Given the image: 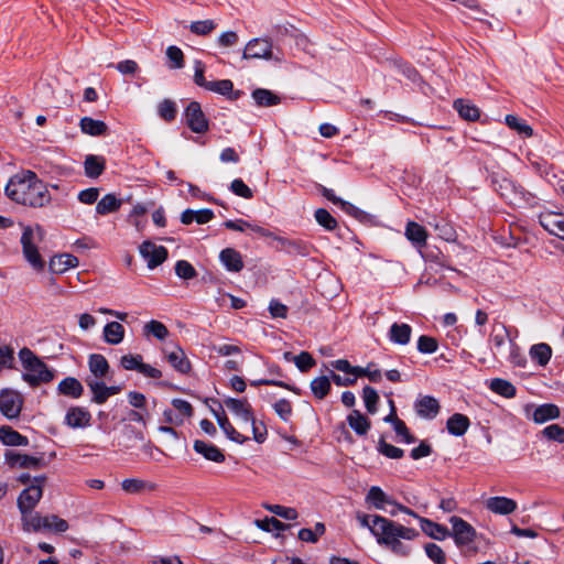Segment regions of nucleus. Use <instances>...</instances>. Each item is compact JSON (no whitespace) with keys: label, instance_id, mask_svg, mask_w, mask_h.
<instances>
[{"label":"nucleus","instance_id":"79ce46f5","mask_svg":"<svg viewBox=\"0 0 564 564\" xmlns=\"http://www.w3.org/2000/svg\"><path fill=\"white\" fill-rule=\"evenodd\" d=\"M124 328L118 322H109L104 327V339L110 345H118L123 340Z\"/></svg>","mask_w":564,"mask_h":564},{"label":"nucleus","instance_id":"0eeeda50","mask_svg":"<svg viewBox=\"0 0 564 564\" xmlns=\"http://www.w3.org/2000/svg\"><path fill=\"white\" fill-rule=\"evenodd\" d=\"M139 252L141 257L147 260V264L150 270L162 264L167 258V249L165 247L156 246L149 240L143 241L140 245Z\"/></svg>","mask_w":564,"mask_h":564},{"label":"nucleus","instance_id":"b1692460","mask_svg":"<svg viewBox=\"0 0 564 564\" xmlns=\"http://www.w3.org/2000/svg\"><path fill=\"white\" fill-rule=\"evenodd\" d=\"M486 507L496 514L507 516L517 509V502L511 498L495 496L487 500Z\"/></svg>","mask_w":564,"mask_h":564},{"label":"nucleus","instance_id":"c756f323","mask_svg":"<svg viewBox=\"0 0 564 564\" xmlns=\"http://www.w3.org/2000/svg\"><path fill=\"white\" fill-rule=\"evenodd\" d=\"M6 462L11 468L30 469L35 468V457L21 454L15 451H7L4 454Z\"/></svg>","mask_w":564,"mask_h":564},{"label":"nucleus","instance_id":"09e8293b","mask_svg":"<svg viewBox=\"0 0 564 564\" xmlns=\"http://www.w3.org/2000/svg\"><path fill=\"white\" fill-rule=\"evenodd\" d=\"M143 332L145 336H153L158 340H164L169 336V329L167 327L155 319H151L149 323H147L143 327Z\"/></svg>","mask_w":564,"mask_h":564},{"label":"nucleus","instance_id":"72a5a7b5","mask_svg":"<svg viewBox=\"0 0 564 564\" xmlns=\"http://www.w3.org/2000/svg\"><path fill=\"white\" fill-rule=\"evenodd\" d=\"M422 531L432 539L444 540L451 535L448 529L426 518H419Z\"/></svg>","mask_w":564,"mask_h":564},{"label":"nucleus","instance_id":"f03ea898","mask_svg":"<svg viewBox=\"0 0 564 564\" xmlns=\"http://www.w3.org/2000/svg\"><path fill=\"white\" fill-rule=\"evenodd\" d=\"M6 195L13 202L33 206L35 203V175L32 171H22L13 175L7 186Z\"/></svg>","mask_w":564,"mask_h":564},{"label":"nucleus","instance_id":"412c9836","mask_svg":"<svg viewBox=\"0 0 564 564\" xmlns=\"http://www.w3.org/2000/svg\"><path fill=\"white\" fill-rule=\"evenodd\" d=\"M78 265V259L69 253L53 256L48 263V271L53 274H63L69 269Z\"/></svg>","mask_w":564,"mask_h":564},{"label":"nucleus","instance_id":"774afa93","mask_svg":"<svg viewBox=\"0 0 564 564\" xmlns=\"http://www.w3.org/2000/svg\"><path fill=\"white\" fill-rule=\"evenodd\" d=\"M542 434L549 441H554L560 444L564 443V427L558 424H551L543 429Z\"/></svg>","mask_w":564,"mask_h":564},{"label":"nucleus","instance_id":"6e6552de","mask_svg":"<svg viewBox=\"0 0 564 564\" xmlns=\"http://www.w3.org/2000/svg\"><path fill=\"white\" fill-rule=\"evenodd\" d=\"M22 409V397L9 389H3L0 392V412L8 419H15L19 416Z\"/></svg>","mask_w":564,"mask_h":564},{"label":"nucleus","instance_id":"4be33fe9","mask_svg":"<svg viewBox=\"0 0 564 564\" xmlns=\"http://www.w3.org/2000/svg\"><path fill=\"white\" fill-rule=\"evenodd\" d=\"M366 503L372 508L386 511V506H394L395 501L388 496L379 486H371L366 495Z\"/></svg>","mask_w":564,"mask_h":564},{"label":"nucleus","instance_id":"393cba45","mask_svg":"<svg viewBox=\"0 0 564 564\" xmlns=\"http://www.w3.org/2000/svg\"><path fill=\"white\" fill-rule=\"evenodd\" d=\"M470 426V420L462 413H454L446 421L447 432L456 437L463 436Z\"/></svg>","mask_w":564,"mask_h":564},{"label":"nucleus","instance_id":"0e129e2a","mask_svg":"<svg viewBox=\"0 0 564 564\" xmlns=\"http://www.w3.org/2000/svg\"><path fill=\"white\" fill-rule=\"evenodd\" d=\"M426 556L435 564H445L446 557L444 551L436 543H426L424 546Z\"/></svg>","mask_w":564,"mask_h":564},{"label":"nucleus","instance_id":"2eb2a0df","mask_svg":"<svg viewBox=\"0 0 564 564\" xmlns=\"http://www.w3.org/2000/svg\"><path fill=\"white\" fill-rule=\"evenodd\" d=\"M224 404L237 417L249 423L253 421V411L247 399L226 398Z\"/></svg>","mask_w":564,"mask_h":564},{"label":"nucleus","instance_id":"c85d7f7f","mask_svg":"<svg viewBox=\"0 0 564 564\" xmlns=\"http://www.w3.org/2000/svg\"><path fill=\"white\" fill-rule=\"evenodd\" d=\"M349 427L359 436H364L371 427L370 420L359 410H352L347 416Z\"/></svg>","mask_w":564,"mask_h":564},{"label":"nucleus","instance_id":"49530a36","mask_svg":"<svg viewBox=\"0 0 564 564\" xmlns=\"http://www.w3.org/2000/svg\"><path fill=\"white\" fill-rule=\"evenodd\" d=\"M330 376H321L311 381V391L318 400H323L330 391Z\"/></svg>","mask_w":564,"mask_h":564},{"label":"nucleus","instance_id":"a18cd8bd","mask_svg":"<svg viewBox=\"0 0 564 564\" xmlns=\"http://www.w3.org/2000/svg\"><path fill=\"white\" fill-rule=\"evenodd\" d=\"M86 383L93 393L91 402L97 404H104L108 400L107 386L104 381L87 378Z\"/></svg>","mask_w":564,"mask_h":564},{"label":"nucleus","instance_id":"9b49d317","mask_svg":"<svg viewBox=\"0 0 564 564\" xmlns=\"http://www.w3.org/2000/svg\"><path fill=\"white\" fill-rule=\"evenodd\" d=\"M91 414L83 406H70L65 414L64 424L70 429H85L90 425Z\"/></svg>","mask_w":564,"mask_h":564},{"label":"nucleus","instance_id":"37998d69","mask_svg":"<svg viewBox=\"0 0 564 564\" xmlns=\"http://www.w3.org/2000/svg\"><path fill=\"white\" fill-rule=\"evenodd\" d=\"M254 102L259 107H271L280 104V97L265 88H257L251 94Z\"/></svg>","mask_w":564,"mask_h":564},{"label":"nucleus","instance_id":"a19ab883","mask_svg":"<svg viewBox=\"0 0 564 564\" xmlns=\"http://www.w3.org/2000/svg\"><path fill=\"white\" fill-rule=\"evenodd\" d=\"M488 387L492 392L503 398L511 399L517 394V388L510 381L502 378L491 379Z\"/></svg>","mask_w":564,"mask_h":564},{"label":"nucleus","instance_id":"5fc2aeb1","mask_svg":"<svg viewBox=\"0 0 564 564\" xmlns=\"http://www.w3.org/2000/svg\"><path fill=\"white\" fill-rule=\"evenodd\" d=\"M166 57L169 59L170 68L180 69L184 67V54L180 47L170 45L166 48Z\"/></svg>","mask_w":564,"mask_h":564},{"label":"nucleus","instance_id":"6ab92c4d","mask_svg":"<svg viewBox=\"0 0 564 564\" xmlns=\"http://www.w3.org/2000/svg\"><path fill=\"white\" fill-rule=\"evenodd\" d=\"M404 235L412 246L420 252L426 246L427 231L419 223L412 220L408 221Z\"/></svg>","mask_w":564,"mask_h":564},{"label":"nucleus","instance_id":"c03bdc74","mask_svg":"<svg viewBox=\"0 0 564 564\" xmlns=\"http://www.w3.org/2000/svg\"><path fill=\"white\" fill-rule=\"evenodd\" d=\"M0 441L8 446H25L28 438L10 426L0 427Z\"/></svg>","mask_w":564,"mask_h":564},{"label":"nucleus","instance_id":"bf43d9fd","mask_svg":"<svg viewBox=\"0 0 564 564\" xmlns=\"http://www.w3.org/2000/svg\"><path fill=\"white\" fill-rule=\"evenodd\" d=\"M174 269L180 279L192 280L197 276L196 269L186 260H178Z\"/></svg>","mask_w":564,"mask_h":564},{"label":"nucleus","instance_id":"864d4df0","mask_svg":"<svg viewBox=\"0 0 564 564\" xmlns=\"http://www.w3.org/2000/svg\"><path fill=\"white\" fill-rule=\"evenodd\" d=\"M377 449L381 455L392 459H400L404 456L402 448L387 443L383 437H380Z\"/></svg>","mask_w":564,"mask_h":564},{"label":"nucleus","instance_id":"69168bd1","mask_svg":"<svg viewBox=\"0 0 564 564\" xmlns=\"http://www.w3.org/2000/svg\"><path fill=\"white\" fill-rule=\"evenodd\" d=\"M293 361L301 372L308 371L316 364L313 356L307 351H301L297 356L293 358Z\"/></svg>","mask_w":564,"mask_h":564},{"label":"nucleus","instance_id":"4d7b16f0","mask_svg":"<svg viewBox=\"0 0 564 564\" xmlns=\"http://www.w3.org/2000/svg\"><path fill=\"white\" fill-rule=\"evenodd\" d=\"M416 348L421 354L431 355L438 349V341L432 336L421 335L417 339Z\"/></svg>","mask_w":564,"mask_h":564},{"label":"nucleus","instance_id":"aec40b11","mask_svg":"<svg viewBox=\"0 0 564 564\" xmlns=\"http://www.w3.org/2000/svg\"><path fill=\"white\" fill-rule=\"evenodd\" d=\"M193 448L206 460H210L214 463H224L226 459V456L223 453V451L213 443L196 440L193 444Z\"/></svg>","mask_w":564,"mask_h":564},{"label":"nucleus","instance_id":"dca6fc26","mask_svg":"<svg viewBox=\"0 0 564 564\" xmlns=\"http://www.w3.org/2000/svg\"><path fill=\"white\" fill-rule=\"evenodd\" d=\"M416 414L425 420H433L440 412L441 405L432 395H423L416 399L414 403Z\"/></svg>","mask_w":564,"mask_h":564},{"label":"nucleus","instance_id":"338daca9","mask_svg":"<svg viewBox=\"0 0 564 564\" xmlns=\"http://www.w3.org/2000/svg\"><path fill=\"white\" fill-rule=\"evenodd\" d=\"M142 364H143V358L141 355L129 354V355L122 356L120 359V366L124 370H135L139 372Z\"/></svg>","mask_w":564,"mask_h":564},{"label":"nucleus","instance_id":"7ed1b4c3","mask_svg":"<svg viewBox=\"0 0 564 564\" xmlns=\"http://www.w3.org/2000/svg\"><path fill=\"white\" fill-rule=\"evenodd\" d=\"M492 184H497L496 191L500 192L501 196H507L506 192H510L513 195L514 204L519 206L535 207L539 205V198L535 194L525 189L521 184L514 181L502 177L497 181L495 177L491 178Z\"/></svg>","mask_w":564,"mask_h":564},{"label":"nucleus","instance_id":"e2e57ef3","mask_svg":"<svg viewBox=\"0 0 564 564\" xmlns=\"http://www.w3.org/2000/svg\"><path fill=\"white\" fill-rule=\"evenodd\" d=\"M229 189L237 196L250 199L253 197L252 189L241 180L235 178L229 186Z\"/></svg>","mask_w":564,"mask_h":564},{"label":"nucleus","instance_id":"e433bc0d","mask_svg":"<svg viewBox=\"0 0 564 564\" xmlns=\"http://www.w3.org/2000/svg\"><path fill=\"white\" fill-rule=\"evenodd\" d=\"M529 355L532 361L545 367L552 357V348L545 343L534 344L530 347Z\"/></svg>","mask_w":564,"mask_h":564},{"label":"nucleus","instance_id":"680f3d73","mask_svg":"<svg viewBox=\"0 0 564 564\" xmlns=\"http://www.w3.org/2000/svg\"><path fill=\"white\" fill-rule=\"evenodd\" d=\"M273 410L276 413V415L283 421L289 422L292 416V404L288 399H279L276 402L273 403Z\"/></svg>","mask_w":564,"mask_h":564},{"label":"nucleus","instance_id":"ddd939ff","mask_svg":"<svg viewBox=\"0 0 564 564\" xmlns=\"http://www.w3.org/2000/svg\"><path fill=\"white\" fill-rule=\"evenodd\" d=\"M218 258L221 265L230 273H239L245 267L242 254L235 248L223 249Z\"/></svg>","mask_w":564,"mask_h":564},{"label":"nucleus","instance_id":"423d86ee","mask_svg":"<svg viewBox=\"0 0 564 564\" xmlns=\"http://www.w3.org/2000/svg\"><path fill=\"white\" fill-rule=\"evenodd\" d=\"M449 523L452 524L451 535L454 538L457 546L467 545L474 542L476 538V530L471 524L457 516H452L449 518Z\"/></svg>","mask_w":564,"mask_h":564},{"label":"nucleus","instance_id":"2f4dec72","mask_svg":"<svg viewBox=\"0 0 564 564\" xmlns=\"http://www.w3.org/2000/svg\"><path fill=\"white\" fill-rule=\"evenodd\" d=\"M84 169L87 177L97 178L106 169V160L100 155L88 154L84 161Z\"/></svg>","mask_w":564,"mask_h":564},{"label":"nucleus","instance_id":"f3484780","mask_svg":"<svg viewBox=\"0 0 564 564\" xmlns=\"http://www.w3.org/2000/svg\"><path fill=\"white\" fill-rule=\"evenodd\" d=\"M55 275L56 274L51 273L48 270H45V261L37 252V283L47 289L51 294H61L63 288L56 283Z\"/></svg>","mask_w":564,"mask_h":564},{"label":"nucleus","instance_id":"f257e3e1","mask_svg":"<svg viewBox=\"0 0 564 564\" xmlns=\"http://www.w3.org/2000/svg\"><path fill=\"white\" fill-rule=\"evenodd\" d=\"M370 533L376 538L377 543L384 547L397 538L411 541L420 535L417 530L404 527L379 514L372 516Z\"/></svg>","mask_w":564,"mask_h":564},{"label":"nucleus","instance_id":"4c0bfd02","mask_svg":"<svg viewBox=\"0 0 564 564\" xmlns=\"http://www.w3.org/2000/svg\"><path fill=\"white\" fill-rule=\"evenodd\" d=\"M19 358L24 368L29 370L28 373L23 375V379L29 382L31 387H35V373L33 372L35 367V355L29 348H22L19 352Z\"/></svg>","mask_w":564,"mask_h":564},{"label":"nucleus","instance_id":"9d476101","mask_svg":"<svg viewBox=\"0 0 564 564\" xmlns=\"http://www.w3.org/2000/svg\"><path fill=\"white\" fill-rule=\"evenodd\" d=\"M539 223L546 231L560 239L561 236L564 235V215L562 213L552 210L542 212L539 215Z\"/></svg>","mask_w":564,"mask_h":564},{"label":"nucleus","instance_id":"c9c22d12","mask_svg":"<svg viewBox=\"0 0 564 564\" xmlns=\"http://www.w3.org/2000/svg\"><path fill=\"white\" fill-rule=\"evenodd\" d=\"M453 107L464 120L476 121L480 117L479 108L469 100L456 99Z\"/></svg>","mask_w":564,"mask_h":564},{"label":"nucleus","instance_id":"a878e982","mask_svg":"<svg viewBox=\"0 0 564 564\" xmlns=\"http://www.w3.org/2000/svg\"><path fill=\"white\" fill-rule=\"evenodd\" d=\"M58 394L78 399L84 393V386L82 382L75 377H66L64 378L57 386Z\"/></svg>","mask_w":564,"mask_h":564},{"label":"nucleus","instance_id":"1a4fd4ad","mask_svg":"<svg viewBox=\"0 0 564 564\" xmlns=\"http://www.w3.org/2000/svg\"><path fill=\"white\" fill-rule=\"evenodd\" d=\"M242 57L249 58H264L270 59L272 57V43L267 39L256 37L250 40L245 50Z\"/></svg>","mask_w":564,"mask_h":564},{"label":"nucleus","instance_id":"8fccbe9b","mask_svg":"<svg viewBox=\"0 0 564 564\" xmlns=\"http://www.w3.org/2000/svg\"><path fill=\"white\" fill-rule=\"evenodd\" d=\"M158 115L164 121L172 122L177 115L176 104L171 99H163L158 105Z\"/></svg>","mask_w":564,"mask_h":564},{"label":"nucleus","instance_id":"3c124183","mask_svg":"<svg viewBox=\"0 0 564 564\" xmlns=\"http://www.w3.org/2000/svg\"><path fill=\"white\" fill-rule=\"evenodd\" d=\"M362 399L368 413L375 414L378 411V403L380 400L377 390L370 386L364 387Z\"/></svg>","mask_w":564,"mask_h":564},{"label":"nucleus","instance_id":"4468645a","mask_svg":"<svg viewBox=\"0 0 564 564\" xmlns=\"http://www.w3.org/2000/svg\"><path fill=\"white\" fill-rule=\"evenodd\" d=\"M219 410H212L217 424L219 425L220 430L226 434V436L237 443V444H243L247 441H249V437L241 435L239 432L236 431V429L231 425L228 417L226 416L223 405L218 403Z\"/></svg>","mask_w":564,"mask_h":564},{"label":"nucleus","instance_id":"a211bd4d","mask_svg":"<svg viewBox=\"0 0 564 564\" xmlns=\"http://www.w3.org/2000/svg\"><path fill=\"white\" fill-rule=\"evenodd\" d=\"M68 530L66 520L55 514L40 516L37 514V532L63 533Z\"/></svg>","mask_w":564,"mask_h":564},{"label":"nucleus","instance_id":"de8ad7c7","mask_svg":"<svg viewBox=\"0 0 564 564\" xmlns=\"http://www.w3.org/2000/svg\"><path fill=\"white\" fill-rule=\"evenodd\" d=\"M505 122L510 129L517 131L521 137L530 138L533 135V129L516 115H507Z\"/></svg>","mask_w":564,"mask_h":564},{"label":"nucleus","instance_id":"5701e85b","mask_svg":"<svg viewBox=\"0 0 564 564\" xmlns=\"http://www.w3.org/2000/svg\"><path fill=\"white\" fill-rule=\"evenodd\" d=\"M318 192L329 202H332L334 205H337L345 214L351 216L355 218V216L359 213L360 208L351 204L350 202H347L343 199L341 197L337 196L335 192L332 188H327L324 185H318Z\"/></svg>","mask_w":564,"mask_h":564},{"label":"nucleus","instance_id":"052dcab7","mask_svg":"<svg viewBox=\"0 0 564 564\" xmlns=\"http://www.w3.org/2000/svg\"><path fill=\"white\" fill-rule=\"evenodd\" d=\"M217 24L214 20L207 19L202 21H193L189 24V30L196 35H207L216 29Z\"/></svg>","mask_w":564,"mask_h":564},{"label":"nucleus","instance_id":"f704fd0d","mask_svg":"<svg viewBox=\"0 0 564 564\" xmlns=\"http://www.w3.org/2000/svg\"><path fill=\"white\" fill-rule=\"evenodd\" d=\"M23 229L21 245L23 254L31 265L35 267V246L33 245L34 232L31 226L20 224Z\"/></svg>","mask_w":564,"mask_h":564},{"label":"nucleus","instance_id":"7c9ffc66","mask_svg":"<svg viewBox=\"0 0 564 564\" xmlns=\"http://www.w3.org/2000/svg\"><path fill=\"white\" fill-rule=\"evenodd\" d=\"M79 127L83 133L91 137L105 135L108 132V126L105 121L91 117H83Z\"/></svg>","mask_w":564,"mask_h":564},{"label":"nucleus","instance_id":"39448f33","mask_svg":"<svg viewBox=\"0 0 564 564\" xmlns=\"http://www.w3.org/2000/svg\"><path fill=\"white\" fill-rule=\"evenodd\" d=\"M183 115L185 123L194 133L202 134L209 130V121L198 101H191Z\"/></svg>","mask_w":564,"mask_h":564},{"label":"nucleus","instance_id":"ea45409f","mask_svg":"<svg viewBox=\"0 0 564 564\" xmlns=\"http://www.w3.org/2000/svg\"><path fill=\"white\" fill-rule=\"evenodd\" d=\"M88 366L94 379L105 378L109 370L107 359L100 354H91L88 358Z\"/></svg>","mask_w":564,"mask_h":564},{"label":"nucleus","instance_id":"6e6d98bb","mask_svg":"<svg viewBox=\"0 0 564 564\" xmlns=\"http://www.w3.org/2000/svg\"><path fill=\"white\" fill-rule=\"evenodd\" d=\"M315 220L326 230H334L337 227V220L325 208H318L314 214Z\"/></svg>","mask_w":564,"mask_h":564},{"label":"nucleus","instance_id":"bb28decb","mask_svg":"<svg viewBox=\"0 0 564 564\" xmlns=\"http://www.w3.org/2000/svg\"><path fill=\"white\" fill-rule=\"evenodd\" d=\"M412 327L406 323H393L390 326L388 338L391 343L397 345H406L410 343Z\"/></svg>","mask_w":564,"mask_h":564},{"label":"nucleus","instance_id":"cd10ccee","mask_svg":"<svg viewBox=\"0 0 564 564\" xmlns=\"http://www.w3.org/2000/svg\"><path fill=\"white\" fill-rule=\"evenodd\" d=\"M165 357L177 372L186 375L191 371V362L181 347L176 346L173 351L165 352Z\"/></svg>","mask_w":564,"mask_h":564},{"label":"nucleus","instance_id":"20e7f679","mask_svg":"<svg viewBox=\"0 0 564 564\" xmlns=\"http://www.w3.org/2000/svg\"><path fill=\"white\" fill-rule=\"evenodd\" d=\"M17 506L21 513L23 531L28 533L35 531V485L31 484L21 491L17 500Z\"/></svg>","mask_w":564,"mask_h":564},{"label":"nucleus","instance_id":"58836bf2","mask_svg":"<svg viewBox=\"0 0 564 564\" xmlns=\"http://www.w3.org/2000/svg\"><path fill=\"white\" fill-rule=\"evenodd\" d=\"M122 200L117 198L112 193L106 194L100 200L97 202L96 213L98 215H108L120 209Z\"/></svg>","mask_w":564,"mask_h":564},{"label":"nucleus","instance_id":"603ef678","mask_svg":"<svg viewBox=\"0 0 564 564\" xmlns=\"http://www.w3.org/2000/svg\"><path fill=\"white\" fill-rule=\"evenodd\" d=\"M530 166L538 175L544 178L549 184L555 185V183L550 177V174L552 172V164H550L546 160L542 158L530 160Z\"/></svg>","mask_w":564,"mask_h":564},{"label":"nucleus","instance_id":"f8f14e48","mask_svg":"<svg viewBox=\"0 0 564 564\" xmlns=\"http://www.w3.org/2000/svg\"><path fill=\"white\" fill-rule=\"evenodd\" d=\"M274 240L281 245V249L290 256L308 257L312 251V245L302 239H289L276 236Z\"/></svg>","mask_w":564,"mask_h":564},{"label":"nucleus","instance_id":"473e14b6","mask_svg":"<svg viewBox=\"0 0 564 564\" xmlns=\"http://www.w3.org/2000/svg\"><path fill=\"white\" fill-rule=\"evenodd\" d=\"M558 417L560 409L556 404L553 403H544L538 405L532 413V420L538 424H543L547 421L555 420Z\"/></svg>","mask_w":564,"mask_h":564},{"label":"nucleus","instance_id":"13d9d810","mask_svg":"<svg viewBox=\"0 0 564 564\" xmlns=\"http://www.w3.org/2000/svg\"><path fill=\"white\" fill-rule=\"evenodd\" d=\"M256 524L259 529L265 531V532H273V531H284L288 529V525L280 520H278L274 517L271 518H264L262 520H257Z\"/></svg>","mask_w":564,"mask_h":564}]
</instances>
